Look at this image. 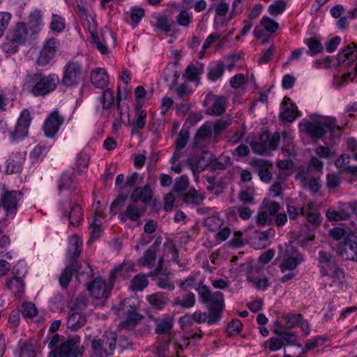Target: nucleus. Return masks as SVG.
<instances>
[{"label":"nucleus","mask_w":357,"mask_h":357,"mask_svg":"<svg viewBox=\"0 0 357 357\" xmlns=\"http://www.w3.org/2000/svg\"><path fill=\"white\" fill-rule=\"evenodd\" d=\"M357 210V203H342L339 207V211L344 218L347 220Z\"/></svg>","instance_id":"5fc2aeb1"},{"label":"nucleus","mask_w":357,"mask_h":357,"mask_svg":"<svg viewBox=\"0 0 357 357\" xmlns=\"http://www.w3.org/2000/svg\"><path fill=\"white\" fill-rule=\"evenodd\" d=\"M26 25L31 36H33L40 33L42 26V15L40 10L36 9L29 14Z\"/></svg>","instance_id":"5701e85b"},{"label":"nucleus","mask_w":357,"mask_h":357,"mask_svg":"<svg viewBox=\"0 0 357 357\" xmlns=\"http://www.w3.org/2000/svg\"><path fill=\"white\" fill-rule=\"evenodd\" d=\"M63 121L64 119L59 115V111L57 109L53 111L45 120L43 126L45 136L47 137H53L58 132Z\"/></svg>","instance_id":"4468645a"},{"label":"nucleus","mask_w":357,"mask_h":357,"mask_svg":"<svg viewBox=\"0 0 357 357\" xmlns=\"http://www.w3.org/2000/svg\"><path fill=\"white\" fill-rule=\"evenodd\" d=\"M175 18L178 25L188 27L192 22V15L186 9L183 8Z\"/></svg>","instance_id":"4d7b16f0"},{"label":"nucleus","mask_w":357,"mask_h":357,"mask_svg":"<svg viewBox=\"0 0 357 357\" xmlns=\"http://www.w3.org/2000/svg\"><path fill=\"white\" fill-rule=\"evenodd\" d=\"M212 135L211 128L208 125H203L196 132L194 146L199 149H203L211 142Z\"/></svg>","instance_id":"412c9836"},{"label":"nucleus","mask_w":357,"mask_h":357,"mask_svg":"<svg viewBox=\"0 0 357 357\" xmlns=\"http://www.w3.org/2000/svg\"><path fill=\"white\" fill-rule=\"evenodd\" d=\"M83 65L77 61H69L63 69L61 84L66 87H76L85 77Z\"/></svg>","instance_id":"6e6552de"},{"label":"nucleus","mask_w":357,"mask_h":357,"mask_svg":"<svg viewBox=\"0 0 357 357\" xmlns=\"http://www.w3.org/2000/svg\"><path fill=\"white\" fill-rule=\"evenodd\" d=\"M295 178L300 181L303 188H307L313 193L318 192L321 186L319 176H312L310 173V168L299 169Z\"/></svg>","instance_id":"f8f14e48"},{"label":"nucleus","mask_w":357,"mask_h":357,"mask_svg":"<svg viewBox=\"0 0 357 357\" xmlns=\"http://www.w3.org/2000/svg\"><path fill=\"white\" fill-rule=\"evenodd\" d=\"M280 140L279 132L273 134L266 131L261 133L259 137L251 142L250 146L252 151L259 155H268L271 151L275 150Z\"/></svg>","instance_id":"423d86ee"},{"label":"nucleus","mask_w":357,"mask_h":357,"mask_svg":"<svg viewBox=\"0 0 357 357\" xmlns=\"http://www.w3.org/2000/svg\"><path fill=\"white\" fill-rule=\"evenodd\" d=\"M302 259L298 257H290L283 259L280 265V271L284 273L287 271L294 270L302 261Z\"/></svg>","instance_id":"49530a36"},{"label":"nucleus","mask_w":357,"mask_h":357,"mask_svg":"<svg viewBox=\"0 0 357 357\" xmlns=\"http://www.w3.org/2000/svg\"><path fill=\"white\" fill-rule=\"evenodd\" d=\"M253 213V211L245 206H234L231 208L228 215L229 216L236 215V214L243 220H249Z\"/></svg>","instance_id":"ea45409f"},{"label":"nucleus","mask_w":357,"mask_h":357,"mask_svg":"<svg viewBox=\"0 0 357 357\" xmlns=\"http://www.w3.org/2000/svg\"><path fill=\"white\" fill-rule=\"evenodd\" d=\"M117 346V335L112 331H105L99 338L91 341V357H109L114 354Z\"/></svg>","instance_id":"7ed1b4c3"},{"label":"nucleus","mask_w":357,"mask_h":357,"mask_svg":"<svg viewBox=\"0 0 357 357\" xmlns=\"http://www.w3.org/2000/svg\"><path fill=\"white\" fill-rule=\"evenodd\" d=\"M204 225L209 230L215 231L220 227L222 220L218 216L213 215L205 219Z\"/></svg>","instance_id":"774afa93"},{"label":"nucleus","mask_w":357,"mask_h":357,"mask_svg":"<svg viewBox=\"0 0 357 357\" xmlns=\"http://www.w3.org/2000/svg\"><path fill=\"white\" fill-rule=\"evenodd\" d=\"M245 83L246 84L247 86L253 87L254 89L257 88L255 80L245 82V75L243 73H238L231 77L229 81L231 87L235 89L239 88L242 84Z\"/></svg>","instance_id":"37998d69"},{"label":"nucleus","mask_w":357,"mask_h":357,"mask_svg":"<svg viewBox=\"0 0 357 357\" xmlns=\"http://www.w3.org/2000/svg\"><path fill=\"white\" fill-rule=\"evenodd\" d=\"M196 290L202 302L208 309L207 323L210 325L217 323L224 308L223 294L219 291L211 293L209 288L202 283L199 284Z\"/></svg>","instance_id":"f03ea898"},{"label":"nucleus","mask_w":357,"mask_h":357,"mask_svg":"<svg viewBox=\"0 0 357 357\" xmlns=\"http://www.w3.org/2000/svg\"><path fill=\"white\" fill-rule=\"evenodd\" d=\"M60 82L58 75H45L42 73H29L24 79V89H56Z\"/></svg>","instance_id":"20e7f679"},{"label":"nucleus","mask_w":357,"mask_h":357,"mask_svg":"<svg viewBox=\"0 0 357 357\" xmlns=\"http://www.w3.org/2000/svg\"><path fill=\"white\" fill-rule=\"evenodd\" d=\"M87 289L91 296L96 299L106 300L109 296L110 289L107 287L105 281L101 278H96L88 284Z\"/></svg>","instance_id":"dca6fc26"},{"label":"nucleus","mask_w":357,"mask_h":357,"mask_svg":"<svg viewBox=\"0 0 357 357\" xmlns=\"http://www.w3.org/2000/svg\"><path fill=\"white\" fill-rule=\"evenodd\" d=\"M47 152V148L46 146L38 144L31 151L30 158L33 162H38L43 159Z\"/></svg>","instance_id":"bf43d9fd"},{"label":"nucleus","mask_w":357,"mask_h":357,"mask_svg":"<svg viewBox=\"0 0 357 357\" xmlns=\"http://www.w3.org/2000/svg\"><path fill=\"white\" fill-rule=\"evenodd\" d=\"M344 243H337L335 250L337 255L344 261H357V243L355 237L350 239L348 237Z\"/></svg>","instance_id":"9b49d317"},{"label":"nucleus","mask_w":357,"mask_h":357,"mask_svg":"<svg viewBox=\"0 0 357 357\" xmlns=\"http://www.w3.org/2000/svg\"><path fill=\"white\" fill-rule=\"evenodd\" d=\"M90 229L91 236L88 243H92L100 236L102 231V222L97 218L93 219V222L90 224Z\"/></svg>","instance_id":"09e8293b"},{"label":"nucleus","mask_w":357,"mask_h":357,"mask_svg":"<svg viewBox=\"0 0 357 357\" xmlns=\"http://www.w3.org/2000/svg\"><path fill=\"white\" fill-rule=\"evenodd\" d=\"M147 300L150 305L157 310H162L165 307V298L163 294L160 292H157L149 295L147 297Z\"/></svg>","instance_id":"603ef678"},{"label":"nucleus","mask_w":357,"mask_h":357,"mask_svg":"<svg viewBox=\"0 0 357 357\" xmlns=\"http://www.w3.org/2000/svg\"><path fill=\"white\" fill-rule=\"evenodd\" d=\"M84 351L79 336L69 337L59 347L54 348L48 357H81Z\"/></svg>","instance_id":"0eeeda50"},{"label":"nucleus","mask_w":357,"mask_h":357,"mask_svg":"<svg viewBox=\"0 0 357 357\" xmlns=\"http://www.w3.org/2000/svg\"><path fill=\"white\" fill-rule=\"evenodd\" d=\"M69 207L70 211H66L63 214L68 218L70 225L77 227L83 219L81 206L77 204H70Z\"/></svg>","instance_id":"c85d7f7f"},{"label":"nucleus","mask_w":357,"mask_h":357,"mask_svg":"<svg viewBox=\"0 0 357 357\" xmlns=\"http://www.w3.org/2000/svg\"><path fill=\"white\" fill-rule=\"evenodd\" d=\"M149 281L146 277L142 274H138L131 280L130 287L133 291H142L147 287Z\"/></svg>","instance_id":"3c124183"},{"label":"nucleus","mask_w":357,"mask_h":357,"mask_svg":"<svg viewBox=\"0 0 357 357\" xmlns=\"http://www.w3.org/2000/svg\"><path fill=\"white\" fill-rule=\"evenodd\" d=\"M208 152H203L199 155L192 156L188 159V165L192 171L201 172L210 166L211 158Z\"/></svg>","instance_id":"aec40b11"},{"label":"nucleus","mask_w":357,"mask_h":357,"mask_svg":"<svg viewBox=\"0 0 357 357\" xmlns=\"http://www.w3.org/2000/svg\"><path fill=\"white\" fill-rule=\"evenodd\" d=\"M73 179L72 178V174L68 172H64L61 176L58 181V189L60 192L63 190L74 189Z\"/></svg>","instance_id":"a18cd8bd"},{"label":"nucleus","mask_w":357,"mask_h":357,"mask_svg":"<svg viewBox=\"0 0 357 357\" xmlns=\"http://www.w3.org/2000/svg\"><path fill=\"white\" fill-rule=\"evenodd\" d=\"M31 121L30 112L27 109H24L17 119L15 129L10 132V137L13 140H21L26 137Z\"/></svg>","instance_id":"9d476101"},{"label":"nucleus","mask_w":357,"mask_h":357,"mask_svg":"<svg viewBox=\"0 0 357 357\" xmlns=\"http://www.w3.org/2000/svg\"><path fill=\"white\" fill-rule=\"evenodd\" d=\"M75 273H77L78 275L82 274L77 269V266H75V261L70 262L59 278V284L63 288H66L68 286Z\"/></svg>","instance_id":"2f4dec72"},{"label":"nucleus","mask_w":357,"mask_h":357,"mask_svg":"<svg viewBox=\"0 0 357 357\" xmlns=\"http://www.w3.org/2000/svg\"><path fill=\"white\" fill-rule=\"evenodd\" d=\"M156 246L151 245L138 259L137 265L141 267H153L156 260Z\"/></svg>","instance_id":"473e14b6"},{"label":"nucleus","mask_w":357,"mask_h":357,"mask_svg":"<svg viewBox=\"0 0 357 357\" xmlns=\"http://www.w3.org/2000/svg\"><path fill=\"white\" fill-rule=\"evenodd\" d=\"M304 43L307 46V54L311 56H314L324 50V47L321 42L315 37H310L305 39Z\"/></svg>","instance_id":"a19ab883"},{"label":"nucleus","mask_w":357,"mask_h":357,"mask_svg":"<svg viewBox=\"0 0 357 357\" xmlns=\"http://www.w3.org/2000/svg\"><path fill=\"white\" fill-rule=\"evenodd\" d=\"M260 24L266 31L271 33H275L279 28V24L267 16H264L262 17Z\"/></svg>","instance_id":"052dcab7"},{"label":"nucleus","mask_w":357,"mask_h":357,"mask_svg":"<svg viewBox=\"0 0 357 357\" xmlns=\"http://www.w3.org/2000/svg\"><path fill=\"white\" fill-rule=\"evenodd\" d=\"M205 197L195 188L190 189L183 195V200L188 205L198 206L204 201Z\"/></svg>","instance_id":"f704fd0d"},{"label":"nucleus","mask_w":357,"mask_h":357,"mask_svg":"<svg viewBox=\"0 0 357 357\" xmlns=\"http://www.w3.org/2000/svg\"><path fill=\"white\" fill-rule=\"evenodd\" d=\"M50 28L52 30L56 32L63 31L65 29V22L63 19L56 14H53L52 17V22L50 23Z\"/></svg>","instance_id":"338daca9"},{"label":"nucleus","mask_w":357,"mask_h":357,"mask_svg":"<svg viewBox=\"0 0 357 357\" xmlns=\"http://www.w3.org/2000/svg\"><path fill=\"white\" fill-rule=\"evenodd\" d=\"M6 287L13 294L20 298L24 292V283L22 279L12 278L6 282Z\"/></svg>","instance_id":"c9c22d12"},{"label":"nucleus","mask_w":357,"mask_h":357,"mask_svg":"<svg viewBox=\"0 0 357 357\" xmlns=\"http://www.w3.org/2000/svg\"><path fill=\"white\" fill-rule=\"evenodd\" d=\"M56 40L54 38H50L46 41L36 60L38 66H45L54 58L56 51Z\"/></svg>","instance_id":"2eb2a0df"},{"label":"nucleus","mask_w":357,"mask_h":357,"mask_svg":"<svg viewBox=\"0 0 357 357\" xmlns=\"http://www.w3.org/2000/svg\"><path fill=\"white\" fill-rule=\"evenodd\" d=\"M287 7V3L284 0H276L273 3H271L268 8V11L270 15L273 16H278L282 13Z\"/></svg>","instance_id":"680f3d73"},{"label":"nucleus","mask_w":357,"mask_h":357,"mask_svg":"<svg viewBox=\"0 0 357 357\" xmlns=\"http://www.w3.org/2000/svg\"><path fill=\"white\" fill-rule=\"evenodd\" d=\"M326 341V338L321 336H317L312 339H310L306 342L303 352H306L307 351L312 350L318 347H320L323 345Z\"/></svg>","instance_id":"69168bd1"},{"label":"nucleus","mask_w":357,"mask_h":357,"mask_svg":"<svg viewBox=\"0 0 357 357\" xmlns=\"http://www.w3.org/2000/svg\"><path fill=\"white\" fill-rule=\"evenodd\" d=\"M22 314L24 318L33 319L38 314V309L31 302H24L22 305Z\"/></svg>","instance_id":"6e6d98bb"},{"label":"nucleus","mask_w":357,"mask_h":357,"mask_svg":"<svg viewBox=\"0 0 357 357\" xmlns=\"http://www.w3.org/2000/svg\"><path fill=\"white\" fill-rule=\"evenodd\" d=\"M133 265L129 263H123L119 266L114 267L110 273V281L114 280L116 277L121 276L126 278L129 272L132 271Z\"/></svg>","instance_id":"58836bf2"},{"label":"nucleus","mask_w":357,"mask_h":357,"mask_svg":"<svg viewBox=\"0 0 357 357\" xmlns=\"http://www.w3.org/2000/svg\"><path fill=\"white\" fill-rule=\"evenodd\" d=\"M180 77V73L173 67H167L163 71V86L172 89L176 86V81Z\"/></svg>","instance_id":"7c9ffc66"},{"label":"nucleus","mask_w":357,"mask_h":357,"mask_svg":"<svg viewBox=\"0 0 357 357\" xmlns=\"http://www.w3.org/2000/svg\"><path fill=\"white\" fill-rule=\"evenodd\" d=\"M224 72V63L219 61L215 64L209 66L207 77L210 81L215 82L222 77Z\"/></svg>","instance_id":"4c0bfd02"},{"label":"nucleus","mask_w":357,"mask_h":357,"mask_svg":"<svg viewBox=\"0 0 357 357\" xmlns=\"http://www.w3.org/2000/svg\"><path fill=\"white\" fill-rule=\"evenodd\" d=\"M91 83L96 88L104 89L109 84V75L103 68H97L91 73Z\"/></svg>","instance_id":"4be33fe9"},{"label":"nucleus","mask_w":357,"mask_h":357,"mask_svg":"<svg viewBox=\"0 0 357 357\" xmlns=\"http://www.w3.org/2000/svg\"><path fill=\"white\" fill-rule=\"evenodd\" d=\"M158 352L165 356V353L167 351L168 354L167 357H170L169 354H173L176 353V355H179V350L182 349L181 347L178 346L176 343L170 344L169 342L165 341L163 343L159 344L157 347Z\"/></svg>","instance_id":"79ce46f5"},{"label":"nucleus","mask_w":357,"mask_h":357,"mask_svg":"<svg viewBox=\"0 0 357 357\" xmlns=\"http://www.w3.org/2000/svg\"><path fill=\"white\" fill-rule=\"evenodd\" d=\"M20 45L21 44L9 35L2 45V49L6 53L14 54L17 52Z\"/></svg>","instance_id":"13d9d810"},{"label":"nucleus","mask_w":357,"mask_h":357,"mask_svg":"<svg viewBox=\"0 0 357 357\" xmlns=\"http://www.w3.org/2000/svg\"><path fill=\"white\" fill-rule=\"evenodd\" d=\"M120 91H103L100 97V101L102 104V109H108L116 105L119 107L121 97Z\"/></svg>","instance_id":"a878e982"},{"label":"nucleus","mask_w":357,"mask_h":357,"mask_svg":"<svg viewBox=\"0 0 357 357\" xmlns=\"http://www.w3.org/2000/svg\"><path fill=\"white\" fill-rule=\"evenodd\" d=\"M189 179L186 176H181L177 178L175 181L174 186V191L176 193L180 194L181 192L186 190L189 187Z\"/></svg>","instance_id":"e2e57ef3"},{"label":"nucleus","mask_w":357,"mask_h":357,"mask_svg":"<svg viewBox=\"0 0 357 357\" xmlns=\"http://www.w3.org/2000/svg\"><path fill=\"white\" fill-rule=\"evenodd\" d=\"M204 72V64L200 63L197 66L190 64L185 70V73L183 74V78L184 79V83L181 84L179 88L176 89H187V83L190 82H196L195 86H198L200 75Z\"/></svg>","instance_id":"ddd939ff"},{"label":"nucleus","mask_w":357,"mask_h":357,"mask_svg":"<svg viewBox=\"0 0 357 357\" xmlns=\"http://www.w3.org/2000/svg\"><path fill=\"white\" fill-rule=\"evenodd\" d=\"M142 318L135 307H130L126 312L125 320L120 323L119 326L123 329L132 330Z\"/></svg>","instance_id":"b1692460"},{"label":"nucleus","mask_w":357,"mask_h":357,"mask_svg":"<svg viewBox=\"0 0 357 357\" xmlns=\"http://www.w3.org/2000/svg\"><path fill=\"white\" fill-rule=\"evenodd\" d=\"M230 164V158L227 155H221L217 158L211 159L210 167L211 170H224Z\"/></svg>","instance_id":"c03bdc74"},{"label":"nucleus","mask_w":357,"mask_h":357,"mask_svg":"<svg viewBox=\"0 0 357 357\" xmlns=\"http://www.w3.org/2000/svg\"><path fill=\"white\" fill-rule=\"evenodd\" d=\"M22 169V162L18 153L12 158H9L7 165V172L10 174L18 173Z\"/></svg>","instance_id":"864d4df0"},{"label":"nucleus","mask_w":357,"mask_h":357,"mask_svg":"<svg viewBox=\"0 0 357 357\" xmlns=\"http://www.w3.org/2000/svg\"><path fill=\"white\" fill-rule=\"evenodd\" d=\"M227 100L225 96L217 97L212 105V114L215 116L222 114L227 108Z\"/></svg>","instance_id":"de8ad7c7"},{"label":"nucleus","mask_w":357,"mask_h":357,"mask_svg":"<svg viewBox=\"0 0 357 357\" xmlns=\"http://www.w3.org/2000/svg\"><path fill=\"white\" fill-rule=\"evenodd\" d=\"M251 165L262 181L269 183L271 181L272 173L269 169L273 167V165L271 162L268 160L255 159L252 161Z\"/></svg>","instance_id":"f3484780"},{"label":"nucleus","mask_w":357,"mask_h":357,"mask_svg":"<svg viewBox=\"0 0 357 357\" xmlns=\"http://www.w3.org/2000/svg\"><path fill=\"white\" fill-rule=\"evenodd\" d=\"M302 129L314 139H323L327 146L335 144L342 133V127L337 124L335 118L324 119L303 120L300 123Z\"/></svg>","instance_id":"f257e3e1"},{"label":"nucleus","mask_w":357,"mask_h":357,"mask_svg":"<svg viewBox=\"0 0 357 357\" xmlns=\"http://www.w3.org/2000/svg\"><path fill=\"white\" fill-rule=\"evenodd\" d=\"M85 323V317L82 316V314L79 312L71 310L67 319L68 328L75 331L82 327Z\"/></svg>","instance_id":"72a5a7b5"},{"label":"nucleus","mask_w":357,"mask_h":357,"mask_svg":"<svg viewBox=\"0 0 357 357\" xmlns=\"http://www.w3.org/2000/svg\"><path fill=\"white\" fill-rule=\"evenodd\" d=\"M351 47L348 45L342 52L337 55V66H349L357 60V43H351Z\"/></svg>","instance_id":"a211bd4d"},{"label":"nucleus","mask_w":357,"mask_h":357,"mask_svg":"<svg viewBox=\"0 0 357 357\" xmlns=\"http://www.w3.org/2000/svg\"><path fill=\"white\" fill-rule=\"evenodd\" d=\"M145 211V206H140L137 202H132L126 207V211L121 215V221L125 222L128 219L133 222L138 221L144 215Z\"/></svg>","instance_id":"6ab92c4d"},{"label":"nucleus","mask_w":357,"mask_h":357,"mask_svg":"<svg viewBox=\"0 0 357 357\" xmlns=\"http://www.w3.org/2000/svg\"><path fill=\"white\" fill-rule=\"evenodd\" d=\"M10 36L21 45L33 36L30 35L26 24L21 22L16 24Z\"/></svg>","instance_id":"bb28decb"},{"label":"nucleus","mask_w":357,"mask_h":357,"mask_svg":"<svg viewBox=\"0 0 357 357\" xmlns=\"http://www.w3.org/2000/svg\"><path fill=\"white\" fill-rule=\"evenodd\" d=\"M317 261L322 277H331L333 279V282L341 280L344 278V271L338 266L335 257L331 253L325 250H319Z\"/></svg>","instance_id":"39448f33"},{"label":"nucleus","mask_w":357,"mask_h":357,"mask_svg":"<svg viewBox=\"0 0 357 357\" xmlns=\"http://www.w3.org/2000/svg\"><path fill=\"white\" fill-rule=\"evenodd\" d=\"M152 199V190L149 184L143 188H136L130 196L132 202H138L141 200L144 204L149 203Z\"/></svg>","instance_id":"cd10ccee"},{"label":"nucleus","mask_w":357,"mask_h":357,"mask_svg":"<svg viewBox=\"0 0 357 357\" xmlns=\"http://www.w3.org/2000/svg\"><path fill=\"white\" fill-rule=\"evenodd\" d=\"M155 332L158 335L169 334L173 327V320L169 317L155 319Z\"/></svg>","instance_id":"e433bc0d"},{"label":"nucleus","mask_w":357,"mask_h":357,"mask_svg":"<svg viewBox=\"0 0 357 357\" xmlns=\"http://www.w3.org/2000/svg\"><path fill=\"white\" fill-rule=\"evenodd\" d=\"M23 193L20 190H6L0 195V208L7 217H14L16 214Z\"/></svg>","instance_id":"1a4fd4ad"},{"label":"nucleus","mask_w":357,"mask_h":357,"mask_svg":"<svg viewBox=\"0 0 357 357\" xmlns=\"http://www.w3.org/2000/svg\"><path fill=\"white\" fill-rule=\"evenodd\" d=\"M196 303V297L194 293L190 291L181 296L176 297L173 302V306H178L182 309L193 307Z\"/></svg>","instance_id":"c756f323"},{"label":"nucleus","mask_w":357,"mask_h":357,"mask_svg":"<svg viewBox=\"0 0 357 357\" xmlns=\"http://www.w3.org/2000/svg\"><path fill=\"white\" fill-rule=\"evenodd\" d=\"M170 275V271L165 268L162 272L154 273L153 277H155L154 280L156 281V284L159 288L173 291L175 286L171 280Z\"/></svg>","instance_id":"393cba45"},{"label":"nucleus","mask_w":357,"mask_h":357,"mask_svg":"<svg viewBox=\"0 0 357 357\" xmlns=\"http://www.w3.org/2000/svg\"><path fill=\"white\" fill-rule=\"evenodd\" d=\"M331 236L337 241V243H344L345 239L348 237L351 239L355 236L347 233L344 229L340 227H335L330 231Z\"/></svg>","instance_id":"8fccbe9b"},{"label":"nucleus","mask_w":357,"mask_h":357,"mask_svg":"<svg viewBox=\"0 0 357 357\" xmlns=\"http://www.w3.org/2000/svg\"><path fill=\"white\" fill-rule=\"evenodd\" d=\"M147 112L146 110H136L135 119L133 121L132 125L137 129H142L146 125V119Z\"/></svg>","instance_id":"0e129e2a"}]
</instances>
